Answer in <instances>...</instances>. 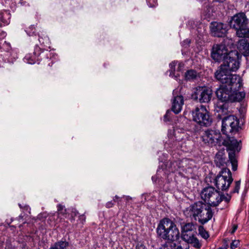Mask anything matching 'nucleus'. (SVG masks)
Returning <instances> with one entry per match:
<instances>
[{
    "mask_svg": "<svg viewBox=\"0 0 249 249\" xmlns=\"http://www.w3.org/2000/svg\"><path fill=\"white\" fill-rule=\"evenodd\" d=\"M158 236L164 240L177 241L179 238V231L175 223L168 218L161 219L156 229Z\"/></svg>",
    "mask_w": 249,
    "mask_h": 249,
    "instance_id": "1",
    "label": "nucleus"
},
{
    "mask_svg": "<svg viewBox=\"0 0 249 249\" xmlns=\"http://www.w3.org/2000/svg\"><path fill=\"white\" fill-rule=\"evenodd\" d=\"M241 88L235 89L230 84H223L216 91L217 97L221 103L240 102L245 97L244 92H238Z\"/></svg>",
    "mask_w": 249,
    "mask_h": 249,
    "instance_id": "2",
    "label": "nucleus"
},
{
    "mask_svg": "<svg viewBox=\"0 0 249 249\" xmlns=\"http://www.w3.org/2000/svg\"><path fill=\"white\" fill-rule=\"evenodd\" d=\"M240 129L239 120L234 115H231L223 118L221 131L227 136L234 148L238 147L239 143L236 139L231 136L237 133Z\"/></svg>",
    "mask_w": 249,
    "mask_h": 249,
    "instance_id": "3",
    "label": "nucleus"
},
{
    "mask_svg": "<svg viewBox=\"0 0 249 249\" xmlns=\"http://www.w3.org/2000/svg\"><path fill=\"white\" fill-rule=\"evenodd\" d=\"M224 66L221 65L215 72V77L223 84H230L235 89L242 87V78L238 75L232 74Z\"/></svg>",
    "mask_w": 249,
    "mask_h": 249,
    "instance_id": "4",
    "label": "nucleus"
},
{
    "mask_svg": "<svg viewBox=\"0 0 249 249\" xmlns=\"http://www.w3.org/2000/svg\"><path fill=\"white\" fill-rule=\"evenodd\" d=\"M249 21L245 13H239L234 15L230 22V27L236 31L239 37H249Z\"/></svg>",
    "mask_w": 249,
    "mask_h": 249,
    "instance_id": "5",
    "label": "nucleus"
},
{
    "mask_svg": "<svg viewBox=\"0 0 249 249\" xmlns=\"http://www.w3.org/2000/svg\"><path fill=\"white\" fill-rule=\"evenodd\" d=\"M193 120L201 126H208L211 125L212 118L206 107L200 105L192 111Z\"/></svg>",
    "mask_w": 249,
    "mask_h": 249,
    "instance_id": "6",
    "label": "nucleus"
},
{
    "mask_svg": "<svg viewBox=\"0 0 249 249\" xmlns=\"http://www.w3.org/2000/svg\"><path fill=\"white\" fill-rule=\"evenodd\" d=\"M233 181L232 174L229 169L223 168L214 180L215 185L218 190L226 191Z\"/></svg>",
    "mask_w": 249,
    "mask_h": 249,
    "instance_id": "7",
    "label": "nucleus"
},
{
    "mask_svg": "<svg viewBox=\"0 0 249 249\" xmlns=\"http://www.w3.org/2000/svg\"><path fill=\"white\" fill-rule=\"evenodd\" d=\"M200 196L201 198L211 206H216L222 201L219 192L213 187L204 188Z\"/></svg>",
    "mask_w": 249,
    "mask_h": 249,
    "instance_id": "8",
    "label": "nucleus"
},
{
    "mask_svg": "<svg viewBox=\"0 0 249 249\" xmlns=\"http://www.w3.org/2000/svg\"><path fill=\"white\" fill-rule=\"evenodd\" d=\"M212 90L206 87H196L192 98L196 100H198L200 103H208L212 98Z\"/></svg>",
    "mask_w": 249,
    "mask_h": 249,
    "instance_id": "9",
    "label": "nucleus"
},
{
    "mask_svg": "<svg viewBox=\"0 0 249 249\" xmlns=\"http://www.w3.org/2000/svg\"><path fill=\"white\" fill-rule=\"evenodd\" d=\"M223 61L222 65L230 72L236 71L239 68L240 63L238 60L237 52H230Z\"/></svg>",
    "mask_w": 249,
    "mask_h": 249,
    "instance_id": "10",
    "label": "nucleus"
},
{
    "mask_svg": "<svg viewBox=\"0 0 249 249\" xmlns=\"http://www.w3.org/2000/svg\"><path fill=\"white\" fill-rule=\"evenodd\" d=\"M204 207H205V204L202 202L198 201L195 202L184 210V214L186 217L194 219L196 221L199 215L201 214L202 211L203 210Z\"/></svg>",
    "mask_w": 249,
    "mask_h": 249,
    "instance_id": "11",
    "label": "nucleus"
},
{
    "mask_svg": "<svg viewBox=\"0 0 249 249\" xmlns=\"http://www.w3.org/2000/svg\"><path fill=\"white\" fill-rule=\"evenodd\" d=\"M228 51L225 44H216L213 45L211 51V57L215 61H223L228 55Z\"/></svg>",
    "mask_w": 249,
    "mask_h": 249,
    "instance_id": "12",
    "label": "nucleus"
},
{
    "mask_svg": "<svg viewBox=\"0 0 249 249\" xmlns=\"http://www.w3.org/2000/svg\"><path fill=\"white\" fill-rule=\"evenodd\" d=\"M220 134L213 130H207L202 136V141L208 145L213 146L220 138Z\"/></svg>",
    "mask_w": 249,
    "mask_h": 249,
    "instance_id": "13",
    "label": "nucleus"
},
{
    "mask_svg": "<svg viewBox=\"0 0 249 249\" xmlns=\"http://www.w3.org/2000/svg\"><path fill=\"white\" fill-rule=\"evenodd\" d=\"M210 28L211 33L214 36L223 37L227 32V25L221 22H212Z\"/></svg>",
    "mask_w": 249,
    "mask_h": 249,
    "instance_id": "14",
    "label": "nucleus"
},
{
    "mask_svg": "<svg viewBox=\"0 0 249 249\" xmlns=\"http://www.w3.org/2000/svg\"><path fill=\"white\" fill-rule=\"evenodd\" d=\"M213 215V213L211 208L207 207L205 205V207H204L203 210L201 214L199 215L197 220L200 224L204 225L212 219Z\"/></svg>",
    "mask_w": 249,
    "mask_h": 249,
    "instance_id": "15",
    "label": "nucleus"
},
{
    "mask_svg": "<svg viewBox=\"0 0 249 249\" xmlns=\"http://www.w3.org/2000/svg\"><path fill=\"white\" fill-rule=\"evenodd\" d=\"M183 104L184 100L182 96L175 97L172 102V110L175 114H178L181 111Z\"/></svg>",
    "mask_w": 249,
    "mask_h": 249,
    "instance_id": "16",
    "label": "nucleus"
},
{
    "mask_svg": "<svg viewBox=\"0 0 249 249\" xmlns=\"http://www.w3.org/2000/svg\"><path fill=\"white\" fill-rule=\"evenodd\" d=\"M183 240L186 241L188 244H192L194 247L197 249H200L202 246L201 243L193 234L188 235L184 234L183 236Z\"/></svg>",
    "mask_w": 249,
    "mask_h": 249,
    "instance_id": "17",
    "label": "nucleus"
},
{
    "mask_svg": "<svg viewBox=\"0 0 249 249\" xmlns=\"http://www.w3.org/2000/svg\"><path fill=\"white\" fill-rule=\"evenodd\" d=\"M11 14L8 11L2 10L0 11V26H4L9 24Z\"/></svg>",
    "mask_w": 249,
    "mask_h": 249,
    "instance_id": "18",
    "label": "nucleus"
},
{
    "mask_svg": "<svg viewBox=\"0 0 249 249\" xmlns=\"http://www.w3.org/2000/svg\"><path fill=\"white\" fill-rule=\"evenodd\" d=\"M215 110L218 113V116L221 117L222 116L227 114L228 106L225 103H218L215 107Z\"/></svg>",
    "mask_w": 249,
    "mask_h": 249,
    "instance_id": "19",
    "label": "nucleus"
},
{
    "mask_svg": "<svg viewBox=\"0 0 249 249\" xmlns=\"http://www.w3.org/2000/svg\"><path fill=\"white\" fill-rule=\"evenodd\" d=\"M214 161L216 166L219 167L224 166L226 163V157L222 152H218L215 155Z\"/></svg>",
    "mask_w": 249,
    "mask_h": 249,
    "instance_id": "20",
    "label": "nucleus"
},
{
    "mask_svg": "<svg viewBox=\"0 0 249 249\" xmlns=\"http://www.w3.org/2000/svg\"><path fill=\"white\" fill-rule=\"evenodd\" d=\"M186 161L187 160L184 159L182 160L181 161L177 160L171 163V172H175L178 171H183V166L181 164H182V163Z\"/></svg>",
    "mask_w": 249,
    "mask_h": 249,
    "instance_id": "21",
    "label": "nucleus"
},
{
    "mask_svg": "<svg viewBox=\"0 0 249 249\" xmlns=\"http://www.w3.org/2000/svg\"><path fill=\"white\" fill-rule=\"evenodd\" d=\"M41 60L40 58L38 57V55H36L32 53L27 54L24 58V61L30 64L35 63L36 62Z\"/></svg>",
    "mask_w": 249,
    "mask_h": 249,
    "instance_id": "22",
    "label": "nucleus"
},
{
    "mask_svg": "<svg viewBox=\"0 0 249 249\" xmlns=\"http://www.w3.org/2000/svg\"><path fill=\"white\" fill-rule=\"evenodd\" d=\"M49 53H50L48 52V51H42L40 47L37 45L35 46L34 52H33V54L38 55V57L40 58L41 60L45 57L48 59V57L47 56Z\"/></svg>",
    "mask_w": 249,
    "mask_h": 249,
    "instance_id": "23",
    "label": "nucleus"
},
{
    "mask_svg": "<svg viewBox=\"0 0 249 249\" xmlns=\"http://www.w3.org/2000/svg\"><path fill=\"white\" fill-rule=\"evenodd\" d=\"M229 160L232 165V169L236 171L237 169V160L234 152H230L229 153Z\"/></svg>",
    "mask_w": 249,
    "mask_h": 249,
    "instance_id": "24",
    "label": "nucleus"
},
{
    "mask_svg": "<svg viewBox=\"0 0 249 249\" xmlns=\"http://www.w3.org/2000/svg\"><path fill=\"white\" fill-rule=\"evenodd\" d=\"M238 47L240 50H243L246 53H248L249 51V43L245 39H242L239 40Z\"/></svg>",
    "mask_w": 249,
    "mask_h": 249,
    "instance_id": "25",
    "label": "nucleus"
},
{
    "mask_svg": "<svg viewBox=\"0 0 249 249\" xmlns=\"http://www.w3.org/2000/svg\"><path fill=\"white\" fill-rule=\"evenodd\" d=\"M69 245L68 242L60 241L55 243L49 249H65Z\"/></svg>",
    "mask_w": 249,
    "mask_h": 249,
    "instance_id": "26",
    "label": "nucleus"
},
{
    "mask_svg": "<svg viewBox=\"0 0 249 249\" xmlns=\"http://www.w3.org/2000/svg\"><path fill=\"white\" fill-rule=\"evenodd\" d=\"M194 228V225L193 224L191 223H188L185 224L182 229L183 231L182 233V238L183 239V236L184 234H188V235H192V234H190V233H188L189 232H191L193 231V229Z\"/></svg>",
    "mask_w": 249,
    "mask_h": 249,
    "instance_id": "27",
    "label": "nucleus"
},
{
    "mask_svg": "<svg viewBox=\"0 0 249 249\" xmlns=\"http://www.w3.org/2000/svg\"><path fill=\"white\" fill-rule=\"evenodd\" d=\"M197 76V72L194 70H189L185 74V79L187 80H192L196 78Z\"/></svg>",
    "mask_w": 249,
    "mask_h": 249,
    "instance_id": "28",
    "label": "nucleus"
},
{
    "mask_svg": "<svg viewBox=\"0 0 249 249\" xmlns=\"http://www.w3.org/2000/svg\"><path fill=\"white\" fill-rule=\"evenodd\" d=\"M38 40L40 43L44 46L48 47L50 45V40L49 37L44 35L42 36H39Z\"/></svg>",
    "mask_w": 249,
    "mask_h": 249,
    "instance_id": "29",
    "label": "nucleus"
},
{
    "mask_svg": "<svg viewBox=\"0 0 249 249\" xmlns=\"http://www.w3.org/2000/svg\"><path fill=\"white\" fill-rule=\"evenodd\" d=\"M177 63V62L173 61L169 64L170 71V76L172 77H175L176 78H177L179 75V74L178 73H177L176 75L175 74V67Z\"/></svg>",
    "mask_w": 249,
    "mask_h": 249,
    "instance_id": "30",
    "label": "nucleus"
},
{
    "mask_svg": "<svg viewBox=\"0 0 249 249\" xmlns=\"http://www.w3.org/2000/svg\"><path fill=\"white\" fill-rule=\"evenodd\" d=\"M198 230L199 234L203 238L207 239L209 238V234L203 226H199Z\"/></svg>",
    "mask_w": 249,
    "mask_h": 249,
    "instance_id": "31",
    "label": "nucleus"
},
{
    "mask_svg": "<svg viewBox=\"0 0 249 249\" xmlns=\"http://www.w3.org/2000/svg\"><path fill=\"white\" fill-rule=\"evenodd\" d=\"M11 49V48L10 43L4 41V43L2 44V47L0 50H1V52L4 51L8 53Z\"/></svg>",
    "mask_w": 249,
    "mask_h": 249,
    "instance_id": "32",
    "label": "nucleus"
},
{
    "mask_svg": "<svg viewBox=\"0 0 249 249\" xmlns=\"http://www.w3.org/2000/svg\"><path fill=\"white\" fill-rule=\"evenodd\" d=\"M57 212L58 215L61 214L63 215H64L66 214L67 211L66 209L64 208V206L61 204H58L57 205Z\"/></svg>",
    "mask_w": 249,
    "mask_h": 249,
    "instance_id": "33",
    "label": "nucleus"
},
{
    "mask_svg": "<svg viewBox=\"0 0 249 249\" xmlns=\"http://www.w3.org/2000/svg\"><path fill=\"white\" fill-rule=\"evenodd\" d=\"M35 26L31 25L25 31L29 36H32L35 34Z\"/></svg>",
    "mask_w": 249,
    "mask_h": 249,
    "instance_id": "34",
    "label": "nucleus"
},
{
    "mask_svg": "<svg viewBox=\"0 0 249 249\" xmlns=\"http://www.w3.org/2000/svg\"><path fill=\"white\" fill-rule=\"evenodd\" d=\"M240 181L238 180L235 182V185L233 190L231 192V193H238L240 186Z\"/></svg>",
    "mask_w": 249,
    "mask_h": 249,
    "instance_id": "35",
    "label": "nucleus"
},
{
    "mask_svg": "<svg viewBox=\"0 0 249 249\" xmlns=\"http://www.w3.org/2000/svg\"><path fill=\"white\" fill-rule=\"evenodd\" d=\"M189 249V245L186 241H184L183 243H180L179 245H178L176 249Z\"/></svg>",
    "mask_w": 249,
    "mask_h": 249,
    "instance_id": "36",
    "label": "nucleus"
},
{
    "mask_svg": "<svg viewBox=\"0 0 249 249\" xmlns=\"http://www.w3.org/2000/svg\"><path fill=\"white\" fill-rule=\"evenodd\" d=\"M239 243H240V241L238 240H234L232 241V242H231V243L230 245V248L231 249H236L239 245Z\"/></svg>",
    "mask_w": 249,
    "mask_h": 249,
    "instance_id": "37",
    "label": "nucleus"
},
{
    "mask_svg": "<svg viewBox=\"0 0 249 249\" xmlns=\"http://www.w3.org/2000/svg\"><path fill=\"white\" fill-rule=\"evenodd\" d=\"M220 197H221L222 201H225L227 203L229 202L231 199V196L228 195L225 196L224 195L220 194Z\"/></svg>",
    "mask_w": 249,
    "mask_h": 249,
    "instance_id": "38",
    "label": "nucleus"
},
{
    "mask_svg": "<svg viewBox=\"0 0 249 249\" xmlns=\"http://www.w3.org/2000/svg\"><path fill=\"white\" fill-rule=\"evenodd\" d=\"M157 0H147L149 7H153L156 5Z\"/></svg>",
    "mask_w": 249,
    "mask_h": 249,
    "instance_id": "39",
    "label": "nucleus"
},
{
    "mask_svg": "<svg viewBox=\"0 0 249 249\" xmlns=\"http://www.w3.org/2000/svg\"><path fill=\"white\" fill-rule=\"evenodd\" d=\"M191 41L190 39H186L184 40L182 43L181 45L182 46L184 47L185 48L188 47L189 44H190Z\"/></svg>",
    "mask_w": 249,
    "mask_h": 249,
    "instance_id": "40",
    "label": "nucleus"
},
{
    "mask_svg": "<svg viewBox=\"0 0 249 249\" xmlns=\"http://www.w3.org/2000/svg\"><path fill=\"white\" fill-rule=\"evenodd\" d=\"M160 249H172L171 246H169L167 244H165L161 246Z\"/></svg>",
    "mask_w": 249,
    "mask_h": 249,
    "instance_id": "41",
    "label": "nucleus"
},
{
    "mask_svg": "<svg viewBox=\"0 0 249 249\" xmlns=\"http://www.w3.org/2000/svg\"><path fill=\"white\" fill-rule=\"evenodd\" d=\"M238 226L236 224H234L232 226V230L231 231V234H233L234 233V232L236 231L237 229Z\"/></svg>",
    "mask_w": 249,
    "mask_h": 249,
    "instance_id": "42",
    "label": "nucleus"
},
{
    "mask_svg": "<svg viewBox=\"0 0 249 249\" xmlns=\"http://www.w3.org/2000/svg\"><path fill=\"white\" fill-rule=\"evenodd\" d=\"M170 113V111L169 110H167L166 114L164 116V121L165 122L168 121L169 120L168 117L169 114Z\"/></svg>",
    "mask_w": 249,
    "mask_h": 249,
    "instance_id": "43",
    "label": "nucleus"
},
{
    "mask_svg": "<svg viewBox=\"0 0 249 249\" xmlns=\"http://www.w3.org/2000/svg\"><path fill=\"white\" fill-rule=\"evenodd\" d=\"M113 206V203L112 201H109L107 202L106 204V206L107 208H111Z\"/></svg>",
    "mask_w": 249,
    "mask_h": 249,
    "instance_id": "44",
    "label": "nucleus"
},
{
    "mask_svg": "<svg viewBox=\"0 0 249 249\" xmlns=\"http://www.w3.org/2000/svg\"><path fill=\"white\" fill-rule=\"evenodd\" d=\"M18 206L21 209H24L26 210H28L29 209L28 206H24V207H23L20 204H18Z\"/></svg>",
    "mask_w": 249,
    "mask_h": 249,
    "instance_id": "45",
    "label": "nucleus"
},
{
    "mask_svg": "<svg viewBox=\"0 0 249 249\" xmlns=\"http://www.w3.org/2000/svg\"><path fill=\"white\" fill-rule=\"evenodd\" d=\"M123 198H124L126 201H129L131 199V197L128 196H123Z\"/></svg>",
    "mask_w": 249,
    "mask_h": 249,
    "instance_id": "46",
    "label": "nucleus"
},
{
    "mask_svg": "<svg viewBox=\"0 0 249 249\" xmlns=\"http://www.w3.org/2000/svg\"><path fill=\"white\" fill-rule=\"evenodd\" d=\"M122 198H123V197H120L118 196H114V197L113 198V200L114 201L116 202V201L118 200V199H122Z\"/></svg>",
    "mask_w": 249,
    "mask_h": 249,
    "instance_id": "47",
    "label": "nucleus"
},
{
    "mask_svg": "<svg viewBox=\"0 0 249 249\" xmlns=\"http://www.w3.org/2000/svg\"><path fill=\"white\" fill-rule=\"evenodd\" d=\"M228 247V244L226 243L225 245H223L222 247H220L218 249H227Z\"/></svg>",
    "mask_w": 249,
    "mask_h": 249,
    "instance_id": "48",
    "label": "nucleus"
},
{
    "mask_svg": "<svg viewBox=\"0 0 249 249\" xmlns=\"http://www.w3.org/2000/svg\"><path fill=\"white\" fill-rule=\"evenodd\" d=\"M3 245H4L3 242L0 241V249H5Z\"/></svg>",
    "mask_w": 249,
    "mask_h": 249,
    "instance_id": "49",
    "label": "nucleus"
},
{
    "mask_svg": "<svg viewBox=\"0 0 249 249\" xmlns=\"http://www.w3.org/2000/svg\"><path fill=\"white\" fill-rule=\"evenodd\" d=\"M183 66V65L180 63L178 64V71H180L181 70V68Z\"/></svg>",
    "mask_w": 249,
    "mask_h": 249,
    "instance_id": "50",
    "label": "nucleus"
},
{
    "mask_svg": "<svg viewBox=\"0 0 249 249\" xmlns=\"http://www.w3.org/2000/svg\"><path fill=\"white\" fill-rule=\"evenodd\" d=\"M121 201H122V199H118V200L116 201V202H117L118 205H120L121 203Z\"/></svg>",
    "mask_w": 249,
    "mask_h": 249,
    "instance_id": "51",
    "label": "nucleus"
},
{
    "mask_svg": "<svg viewBox=\"0 0 249 249\" xmlns=\"http://www.w3.org/2000/svg\"><path fill=\"white\" fill-rule=\"evenodd\" d=\"M215 1H218V2H223L225 0H214Z\"/></svg>",
    "mask_w": 249,
    "mask_h": 249,
    "instance_id": "52",
    "label": "nucleus"
},
{
    "mask_svg": "<svg viewBox=\"0 0 249 249\" xmlns=\"http://www.w3.org/2000/svg\"><path fill=\"white\" fill-rule=\"evenodd\" d=\"M81 218H83L85 220V217L84 215H81Z\"/></svg>",
    "mask_w": 249,
    "mask_h": 249,
    "instance_id": "53",
    "label": "nucleus"
},
{
    "mask_svg": "<svg viewBox=\"0 0 249 249\" xmlns=\"http://www.w3.org/2000/svg\"><path fill=\"white\" fill-rule=\"evenodd\" d=\"M2 36H6V34H5V33L3 32V33H2Z\"/></svg>",
    "mask_w": 249,
    "mask_h": 249,
    "instance_id": "54",
    "label": "nucleus"
},
{
    "mask_svg": "<svg viewBox=\"0 0 249 249\" xmlns=\"http://www.w3.org/2000/svg\"><path fill=\"white\" fill-rule=\"evenodd\" d=\"M2 45H1V42H0V49H1Z\"/></svg>",
    "mask_w": 249,
    "mask_h": 249,
    "instance_id": "55",
    "label": "nucleus"
}]
</instances>
